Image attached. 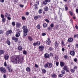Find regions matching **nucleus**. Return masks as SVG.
<instances>
[{
	"mask_svg": "<svg viewBox=\"0 0 78 78\" xmlns=\"http://www.w3.org/2000/svg\"><path fill=\"white\" fill-rule=\"evenodd\" d=\"M11 60L12 62H15V64H22L23 62V58H22L21 59L20 56L12 57L11 58Z\"/></svg>",
	"mask_w": 78,
	"mask_h": 78,
	"instance_id": "nucleus-1",
	"label": "nucleus"
},
{
	"mask_svg": "<svg viewBox=\"0 0 78 78\" xmlns=\"http://www.w3.org/2000/svg\"><path fill=\"white\" fill-rule=\"evenodd\" d=\"M23 30L24 36H26L28 34V29H27V26H25L23 27Z\"/></svg>",
	"mask_w": 78,
	"mask_h": 78,
	"instance_id": "nucleus-2",
	"label": "nucleus"
},
{
	"mask_svg": "<svg viewBox=\"0 0 78 78\" xmlns=\"http://www.w3.org/2000/svg\"><path fill=\"white\" fill-rule=\"evenodd\" d=\"M21 27V23H20L17 22L16 23V27L17 28H19Z\"/></svg>",
	"mask_w": 78,
	"mask_h": 78,
	"instance_id": "nucleus-3",
	"label": "nucleus"
},
{
	"mask_svg": "<svg viewBox=\"0 0 78 78\" xmlns=\"http://www.w3.org/2000/svg\"><path fill=\"white\" fill-rule=\"evenodd\" d=\"M0 71L2 73H5L6 72V69L4 68L1 67L0 68Z\"/></svg>",
	"mask_w": 78,
	"mask_h": 78,
	"instance_id": "nucleus-4",
	"label": "nucleus"
},
{
	"mask_svg": "<svg viewBox=\"0 0 78 78\" xmlns=\"http://www.w3.org/2000/svg\"><path fill=\"white\" fill-rule=\"evenodd\" d=\"M63 69L64 70H66V72H69V70L68 69V67H67V66H64Z\"/></svg>",
	"mask_w": 78,
	"mask_h": 78,
	"instance_id": "nucleus-5",
	"label": "nucleus"
},
{
	"mask_svg": "<svg viewBox=\"0 0 78 78\" xmlns=\"http://www.w3.org/2000/svg\"><path fill=\"white\" fill-rule=\"evenodd\" d=\"M39 51H42L44 50V47L43 46H40L39 47Z\"/></svg>",
	"mask_w": 78,
	"mask_h": 78,
	"instance_id": "nucleus-6",
	"label": "nucleus"
},
{
	"mask_svg": "<svg viewBox=\"0 0 78 78\" xmlns=\"http://www.w3.org/2000/svg\"><path fill=\"white\" fill-rule=\"evenodd\" d=\"M9 58V56L8 54H5L4 56V58L5 60H8Z\"/></svg>",
	"mask_w": 78,
	"mask_h": 78,
	"instance_id": "nucleus-7",
	"label": "nucleus"
},
{
	"mask_svg": "<svg viewBox=\"0 0 78 78\" xmlns=\"http://www.w3.org/2000/svg\"><path fill=\"white\" fill-rule=\"evenodd\" d=\"M46 43L48 45H50V43H51V41H50V38H48V40L46 41Z\"/></svg>",
	"mask_w": 78,
	"mask_h": 78,
	"instance_id": "nucleus-8",
	"label": "nucleus"
},
{
	"mask_svg": "<svg viewBox=\"0 0 78 78\" xmlns=\"http://www.w3.org/2000/svg\"><path fill=\"white\" fill-rule=\"evenodd\" d=\"M11 33H12V30H10L8 31H7L6 32V34L8 35V34H11Z\"/></svg>",
	"mask_w": 78,
	"mask_h": 78,
	"instance_id": "nucleus-9",
	"label": "nucleus"
},
{
	"mask_svg": "<svg viewBox=\"0 0 78 78\" xmlns=\"http://www.w3.org/2000/svg\"><path fill=\"white\" fill-rule=\"evenodd\" d=\"M48 63V66H49L48 67L49 68H51L52 67V66H53V64L51 63Z\"/></svg>",
	"mask_w": 78,
	"mask_h": 78,
	"instance_id": "nucleus-10",
	"label": "nucleus"
},
{
	"mask_svg": "<svg viewBox=\"0 0 78 78\" xmlns=\"http://www.w3.org/2000/svg\"><path fill=\"white\" fill-rule=\"evenodd\" d=\"M73 39L72 38H69L68 40L69 42H73Z\"/></svg>",
	"mask_w": 78,
	"mask_h": 78,
	"instance_id": "nucleus-11",
	"label": "nucleus"
},
{
	"mask_svg": "<svg viewBox=\"0 0 78 78\" xmlns=\"http://www.w3.org/2000/svg\"><path fill=\"white\" fill-rule=\"evenodd\" d=\"M5 17H10V15L9 14V13L8 12L6 13Z\"/></svg>",
	"mask_w": 78,
	"mask_h": 78,
	"instance_id": "nucleus-12",
	"label": "nucleus"
},
{
	"mask_svg": "<svg viewBox=\"0 0 78 78\" xmlns=\"http://www.w3.org/2000/svg\"><path fill=\"white\" fill-rule=\"evenodd\" d=\"M70 54L72 56H74L75 55V51H72L70 52Z\"/></svg>",
	"mask_w": 78,
	"mask_h": 78,
	"instance_id": "nucleus-13",
	"label": "nucleus"
},
{
	"mask_svg": "<svg viewBox=\"0 0 78 78\" xmlns=\"http://www.w3.org/2000/svg\"><path fill=\"white\" fill-rule=\"evenodd\" d=\"M44 57L45 58H49V55L46 53L44 55Z\"/></svg>",
	"mask_w": 78,
	"mask_h": 78,
	"instance_id": "nucleus-14",
	"label": "nucleus"
},
{
	"mask_svg": "<svg viewBox=\"0 0 78 78\" xmlns=\"http://www.w3.org/2000/svg\"><path fill=\"white\" fill-rule=\"evenodd\" d=\"M9 66H10L9 65L8 67V71L9 72H12V69L10 68Z\"/></svg>",
	"mask_w": 78,
	"mask_h": 78,
	"instance_id": "nucleus-15",
	"label": "nucleus"
},
{
	"mask_svg": "<svg viewBox=\"0 0 78 78\" xmlns=\"http://www.w3.org/2000/svg\"><path fill=\"white\" fill-rule=\"evenodd\" d=\"M6 43L8 44V45H10L11 44V42H10V41H9V40H7L6 41Z\"/></svg>",
	"mask_w": 78,
	"mask_h": 78,
	"instance_id": "nucleus-16",
	"label": "nucleus"
},
{
	"mask_svg": "<svg viewBox=\"0 0 78 78\" xmlns=\"http://www.w3.org/2000/svg\"><path fill=\"white\" fill-rule=\"evenodd\" d=\"M44 67H45L46 69H47V67H49L48 66V62L47 63H46L44 66Z\"/></svg>",
	"mask_w": 78,
	"mask_h": 78,
	"instance_id": "nucleus-17",
	"label": "nucleus"
},
{
	"mask_svg": "<svg viewBox=\"0 0 78 78\" xmlns=\"http://www.w3.org/2000/svg\"><path fill=\"white\" fill-rule=\"evenodd\" d=\"M16 36L17 37H19V36H20V33H19V32L16 33Z\"/></svg>",
	"mask_w": 78,
	"mask_h": 78,
	"instance_id": "nucleus-18",
	"label": "nucleus"
},
{
	"mask_svg": "<svg viewBox=\"0 0 78 78\" xmlns=\"http://www.w3.org/2000/svg\"><path fill=\"white\" fill-rule=\"evenodd\" d=\"M60 66H61V67H63V66H64V63L63 62H60Z\"/></svg>",
	"mask_w": 78,
	"mask_h": 78,
	"instance_id": "nucleus-19",
	"label": "nucleus"
},
{
	"mask_svg": "<svg viewBox=\"0 0 78 78\" xmlns=\"http://www.w3.org/2000/svg\"><path fill=\"white\" fill-rule=\"evenodd\" d=\"M51 76L53 78H56L57 76L56 74H53L51 75Z\"/></svg>",
	"mask_w": 78,
	"mask_h": 78,
	"instance_id": "nucleus-20",
	"label": "nucleus"
},
{
	"mask_svg": "<svg viewBox=\"0 0 78 78\" xmlns=\"http://www.w3.org/2000/svg\"><path fill=\"white\" fill-rule=\"evenodd\" d=\"M18 50H20V51L22 50V46H20L18 47Z\"/></svg>",
	"mask_w": 78,
	"mask_h": 78,
	"instance_id": "nucleus-21",
	"label": "nucleus"
},
{
	"mask_svg": "<svg viewBox=\"0 0 78 78\" xmlns=\"http://www.w3.org/2000/svg\"><path fill=\"white\" fill-rule=\"evenodd\" d=\"M26 70L27 71V72H30L31 69H30V68L28 67L26 68Z\"/></svg>",
	"mask_w": 78,
	"mask_h": 78,
	"instance_id": "nucleus-22",
	"label": "nucleus"
},
{
	"mask_svg": "<svg viewBox=\"0 0 78 78\" xmlns=\"http://www.w3.org/2000/svg\"><path fill=\"white\" fill-rule=\"evenodd\" d=\"M58 45H59V43H57V41H55V45L56 47H58Z\"/></svg>",
	"mask_w": 78,
	"mask_h": 78,
	"instance_id": "nucleus-23",
	"label": "nucleus"
},
{
	"mask_svg": "<svg viewBox=\"0 0 78 78\" xmlns=\"http://www.w3.org/2000/svg\"><path fill=\"white\" fill-rule=\"evenodd\" d=\"M28 38L29 41H32L33 40V38H32V37L30 36L28 37Z\"/></svg>",
	"mask_w": 78,
	"mask_h": 78,
	"instance_id": "nucleus-24",
	"label": "nucleus"
},
{
	"mask_svg": "<svg viewBox=\"0 0 78 78\" xmlns=\"http://www.w3.org/2000/svg\"><path fill=\"white\" fill-rule=\"evenodd\" d=\"M4 51L2 50H0V55H3V54H4Z\"/></svg>",
	"mask_w": 78,
	"mask_h": 78,
	"instance_id": "nucleus-25",
	"label": "nucleus"
},
{
	"mask_svg": "<svg viewBox=\"0 0 78 78\" xmlns=\"http://www.w3.org/2000/svg\"><path fill=\"white\" fill-rule=\"evenodd\" d=\"M43 27L44 28H46L47 27V24L46 23H44L43 24Z\"/></svg>",
	"mask_w": 78,
	"mask_h": 78,
	"instance_id": "nucleus-26",
	"label": "nucleus"
},
{
	"mask_svg": "<svg viewBox=\"0 0 78 78\" xmlns=\"http://www.w3.org/2000/svg\"><path fill=\"white\" fill-rule=\"evenodd\" d=\"M44 10L46 11H48V7L46 6L44 7Z\"/></svg>",
	"mask_w": 78,
	"mask_h": 78,
	"instance_id": "nucleus-27",
	"label": "nucleus"
},
{
	"mask_svg": "<svg viewBox=\"0 0 78 78\" xmlns=\"http://www.w3.org/2000/svg\"><path fill=\"white\" fill-rule=\"evenodd\" d=\"M34 6H35V9H38V7H37V4H35L34 5Z\"/></svg>",
	"mask_w": 78,
	"mask_h": 78,
	"instance_id": "nucleus-28",
	"label": "nucleus"
},
{
	"mask_svg": "<svg viewBox=\"0 0 78 78\" xmlns=\"http://www.w3.org/2000/svg\"><path fill=\"white\" fill-rule=\"evenodd\" d=\"M46 70H45V69H43L42 70V72L43 73H46Z\"/></svg>",
	"mask_w": 78,
	"mask_h": 78,
	"instance_id": "nucleus-29",
	"label": "nucleus"
},
{
	"mask_svg": "<svg viewBox=\"0 0 78 78\" xmlns=\"http://www.w3.org/2000/svg\"><path fill=\"white\" fill-rule=\"evenodd\" d=\"M37 29L39 30V29L41 28V26L40 25H38L37 26Z\"/></svg>",
	"mask_w": 78,
	"mask_h": 78,
	"instance_id": "nucleus-30",
	"label": "nucleus"
},
{
	"mask_svg": "<svg viewBox=\"0 0 78 78\" xmlns=\"http://www.w3.org/2000/svg\"><path fill=\"white\" fill-rule=\"evenodd\" d=\"M43 4L44 5H45L47 4V2L46 0H45L43 2Z\"/></svg>",
	"mask_w": 78,
	"mask_h": 78,
	"instance_id": "nucleus-31",
	"label": "nucleus"
},
{
	"mask_svg": "<svg viewBox=\"0 0 78 78\" xmlns=\"http://www.w3.org/2000/svg\"><path fill=\"white\" fill-rule=\"evenodd\" d=\"M38 12L39 14H41L42 12V10L40 9L39 10Z\"/></svg>",
	"mask_w": 78,
	"mask_h": 78,
	"instance_id": "nucleus-32",
	"label": "nucleus"
},
{
	"mask_svg": "<svg viewBox=\"0 0 78 78\" xmlns=\"http://www.w3.org/2000/svg\"><path fill=\"white\" fill-rule=\"evenodd\" d=\"M70 71L72 73H75V69H71Z\"/></svg>",
	"mask_w": 78,
	"mask_h": 78,
	"instance_id": "nucleus-33",
	"label": "nucleus"
},
{
	"mask_svg": "<svg viewBox=\"0 0 78 78\" xmlns=\"http://www.w3.org/2000/svg\"><path fill=\"white\" fill-rule=\"evenodd\" d=\"M50 27H51V28H53L54 27V24L53 23H51L50 25Z\"/></svg>",
	"mask_w": 78,
	"mask_h": 78,
	"instance_id": "nucleus-34",
	"label": "nucleus"
},
{
	"mask_svg": "<svg viewBox=\"0 0 78 78\" xmlns=\"http://www.w3.org/2000/svg\"><path fill=\"white\" fill-rule=\"evenodd\" d=\"M61 73H62V74H64L66 73V72H65V71H64V70H63L61 71Z\"/></svg>",
	"mask_w": 78,
	"mask_h": 78,
	"instance_id": "nucleus-35",
	"label": "nucleus"
},
{
	"mask_svg": "<svg viewBox=\"0 0 78 78\" xmlns=\"http://www.w3.org/2000/svg\"><path fill=\"white\" fill-rule=\"evenodd\" d=\"M55 59H56V60H58V55H55Z\"/></svg>",
	"mask_w": 78,
	"mask_h": 78,
	"instance_id": "nucleus-36",
	"label": "nucleus"
},
{
	"mask_svg": "<svg viewBox=\"0 0 78 78\" xmlns=\"http://www.w3.org/2000/svg\"><path fill=\"white\" fill-rule=\"evenodd\" d=\"M2 21L3 22H5V21H6V19L5 18H2Z\"/></svg>",
	"mask_w": 78,
	"mask_h": 78,
	"instance_id": "nucleus-37",
	"label": "nucleus"
},
{
	"mask_svg": "<svg viewBox=\"0 0 78 78\" xmlns=\"http://www.w3.org/2000/svg\"><path fill=\"white\" fill-rule=\"evenodd\" d=\"M69 13L71 15V16H73V13H72V12L71 11H69Z\"/></svg>",
	"mask_w": 78,
	"mask_h": 78,
	"instance_id": "nucleus-38",
	"label": "nucleus"
},
{
	"mask_svg": "<svg viewBox=\"0 0 78 78\" xmlns=\"http://www.w3.org/2000/svg\"><path fill=\"white\" fill-rule=\"evenodd\" d=\"M36 43L37 45H40V44H41V42H40V41H37Z\"/></svg>",
	"mask_w": 78,
	"mask_h": 78,
	"instance_id": "nucleus-39",
	"label": "nucleus"
},
{
	"mask_svg": "<svg viewBox=\"0 0 78 78\" xmlns=\"http://www.w3.org/2000/svg\"><path fill=\"white\" fill-rule=\"evenodd\" d=\"M34 19L35 20H37V19H38V16H34Z\"/></svg>",
	"mask_w": 78,
	"mask_h": 78,
	"instance_id": "nucleus-40",
	"label": "nucleus"
},
{
	"mask_svg": "<svg viewBox=\"0 0 78 78\" xmlns=\"http://www.w3.org/2000/svg\"><path fill=\"white\" fill-rule=\"evenodd\" d=\"M12 24L13 26H15V25H16V23H15V22H13L12 23Z\"/></svg>",
	"mask_w": 78,
	"mask_h": 78,
	"instance_id": "nucleus-41",
	"label": "nucleus"
},
{
	"mask_svg": "<svg viewBox=\"0 0 78 78\" xmlns=\"http://www.w3.org/2000/svg\"><path fill=\"white\" fill-rule=\"evenodd\" d=\"M23 53L24 54V55H26L27 53V52L25 51H23Z\"/></svg>",
	"mask_w": 78,
	"mask_h": 78,
	"instance_id": "nucleus-42",
	"label": "nucleus"
},
{
	"mask_svg": "<svg viewBox=\"0 0 78 78\" xmlns=\"http://www.w3.org/2000/svg\"><path fill=\"white\" fill-rule=\"evenodd\" d=\"M47 28L48 30H49V31H50V30H52L51 28L50 27H48Z\"/></svg>",
	"mask_w": 78,
	"mask_h": 78,
	"instance_id": "nucleus-43",
	"label": "nucleus"
},
{
	"mask_svg": "<svg viewBox=\"0 0 78 78\" xmlns=\"http://www.w3.org/2000/svg\"><path fill=\"white\" fill-rule=\"evenodd\" d=\"M74 62H77V61H78V59L76 58H74Z\"/></svg>",
	"mask_w": 78,
	"mask_h": 78,
	"instance_id": "nucleus-44",
	"label": "nucleus"
},
{
	"mask_svg": "<svg viewBox=\"0 0 78 78\" xmlns=\"http://www.w3.org/2000/svg\"><path fill=\"white\" fill-rule=\"evenodd\" d=\"M1 18H2V19H3V18H4V17H5V16H4V15L2 14L1 15Z\"/></svg>",
	"mask_w": 78,
	"mask_h": 78,
	"instance_id": "nucleus-45",
	"label": "nucleus"
},
{
	"mask_svg": "<svg viewBox=\"0 0 78 78\" xmlns=\"http://www.w3.org/2000/svg\"><path fill=\"white\" fill-rule=\"evenodd\" d=\"M56 65L57 66H59V62H56Z\"/></svg>",
	"mask_w": 78,
	"mask_h": 78,
	"instance_id": "nucleus-46",
	"label": "nucleus"
},
{
	"mask_svg": "<svg viewBox=\"0 0 78 78\" xmlns=\"http://www.w3.org/2000/svg\"><path fill=\"white\" fill-rule=\"evenodd\" d=\"M45 21L46 22H47V23H49V20H48V19H46V20H45Z\"/></svg>",
	"mask_w": 78,
	"mask_h": 78,
	"instance_id": "nucleus-47",
	"label": "nucleus"
},
{
	"mask_svg": "<svg viewBox=\"0 0 78 78\" xmlns=\"http://www.w3.org/2000/svg\"><path fill=\"white\" fill-rule=\"evenodd\" d=\"M76 37L77 38H78V34L74 35V37L75 38V37Z\"/></svg>",
	"mask_w": 78,
	"mask_h": 78,
	"instance_id": "nucleus-48",
	"label": "nucleus"
},
{
	"mask_svg": "<svg viewBox=\"0 0 78 78\" xmlns=\"http://www.w3.org/2000/svg\"><path fill=\"white\" fill-rule=\"evenodd\" d=\"M4 66H5V67H6V66H7V64H6V62H4Z\"/></svg>",
	"mask_w": 78,
	"mask_h": 78,
	"instance_id": "nucleus-49",
	"label": "nucleus"
},
{
	"mask_svg": "<svg viewBox=\"0 0 78 78\" xmlns=\"http://www.w3.org/2000/svg\"><path fill=\"white\" fill-rule=\"evenodd\" d=\"M65 9L66 10V11H67V10L69 9L68 8V7H67V6H66L65 7Z\"/></svg>",
	"mask_w": 78,
	"mask_h": 78,
	"instance_id": "nucleus-50",
	"label": "nucleus"
},
{
	"mask_svg": "<svg viewBox=\"0 0 78 78\" xmlns=\"http://www.w3.org/2000/svg\"><path fill=\"white\" fill-rule=\"evenodd\" d=\"M58 25H57L55 27V30H57V29H58Z\"/></svg>",
	"mask_w": 78,
	"mask_h": 78,
	"instance_id": "nucleus-51",
	"label": "nucleus"
},
{
	"mask_svg": "<svg viewBox=\"0 0 78 78\" xmlns=\"http://www.w3.org/2000/svg\"><path fill=\"white\" fill-rule=\"evenodd\" d=\"M22 20H25V16H22Z\"/></svg>",
	"mask_w": 78,
	"mask_h": 78,
	"instance_id": "nucleus-52",
	"label": "nucleus"
},
{
	"mask_svg": "<svg viewBox=\"0 0 78 78\" xmlns=\"http://www.w3.org/2000/svg\"><path fill=\"white\" fill-rule=\"evenodd\" d=\"M15 42H17L18 41V39L16 38L14 40Z\"/></svg>",
	"mask_w": 78,
	"mask_h": 78,
	"instance_id": "nucleus-53",
	"label": "nucleus"
},
{
	"mask_svg": "<svg viewBox=\"0 0 78 78\" xmlns=\"http://www.w3.org/2000/svg\"><path fill=\"white\" fill-rule=\"evenodd\" d=\"M20 6L21 8H23V6H24V5H22L21 4L20 5Z\"/></svg>",
	"mask_w": 78,
	"mask_h": 78,
	"instance_id": "nucleus-54",
	"label": "nucleus"
},
{
	"mask_svg": "<svg viewBox=\"0 0 78 78\" xmlns=\"http://www.w3.org/2000/svg\"><path fill=\"white\" fill-rule=\"evenodd\" d=\"M73 69L75 70V69H77V66H75L74 67Z\"/></svg>",
	"mask_w": 78,
	"mask_h": 78,
	"instance_id": "nucleus-55",
	"label": "nucleus"
},
{
	"mask_svg": "<svg viewBox=\"0 0 78 78\" xmlns=\"http://www.w3.org/2000/svg\"><path fill=\"white\" fill-rule=\"evenodd\" d=\"M3 33V31L1 30L0 31V34H2Z\"/></svg>",
	"mask_w": 78,
	"mask_h": 78,
	"instance_id": "nucleus-56",
	"label": "nucleus"
},
{
	"mask_svg": "<svg viewBox=\"0 0 78 78\" xmlns=\"http://www.w3.org/2000/svg\"><path fill=\"white\" fill-rule=\"evenodd\" d=\"M46 1L47 3H49V2H51L50 0H46Z\"/></svg>",
	"mask_w": 78,
	"mask_h": 78,
	"instance_id": "nucleus-57",
	"label": "nucleus"
},
{
	"mask_svg": "<svg viewBox=\"0 0 78 78\" xmlns=\"http://www.w3.org/2000/svg\"><path fill=\"white\" fill-rule=\"evenodd\" d=\"M46 35V34L45 33H43L42 34V35L43 36H45Z\"/></svg>",
	"mask_w": 78,
	"mask_h": 78,
	"instance_id": "nucleus-58",
	"label": "nucleus"
},
{
	"mask_svg": "<svg viewBox=\"0 0 78 78\" xmlns=\"http://www.w3.org/2000/svg\"><path fill=\"white\" fill-rule=\"evenodd\" d=\"M58 76L59 77H62V74H60V75H59Z\"/></svg>",
	"mask_w": 78,
	"mask_h": 78,
	"instance_id": "nucleus-59",
	"label": "nucleus"
},
{
	"mask_svg": "<svg viewBox=\"0 0 78 78\" xmlns=\"http://www.w3.org/2000/svg\"><path fill=\"white\" fill-rule=\"evenodd\" d=\"M26 15H27V16H28L29 15V12H26Z\"/></svg>",
	"mask_w": 78,
	"mask_h": 78,
	"instance_id": "nucleus-60",
	"label": "nucleus"
},
{
	"mask_svg": "<svg viewBox=\"0 0 78 78\" xmlns=\"http://www.w3.org/2000/svg\"><path fill=\"white\" fill-rule=\"evenodd\" d=\"M62 51H64L65 50V49H64V48H63L62 49Z\"/></svg>",
	"mask_w": 78,
	"mask_h": 78,
	"instance_id": "nucleus-61",
	"label": "nucleus"
},
{
	"mask_svg": "<svg viewBox=\"0 0 78 78\" xmlns=\"http://www.w3.org/2000/svg\"><path fill=\"white\" fill-rule=\"evenodd\" d=\"M7 18H8V20H11V17H7Z\"/></svg>",
	"mask_w": 78,
	"mask_h": 78,
	"instance_id": "nucleus-62",
	"label": "nucleus"
},
{
	"mask_svg": "<svg viewBox=\"0 0 78 78\" xmlns=\"http://www.w3.org/2000/svg\"><path fill=\"white\" fill-rule=\"evenodd\" d=\"M64 58L65 59H67V55H65L64 56Z\"/></svg>",
	"mask_w": 78,
	"mask_h": 78,
	"instance_id": "nucleus-63",
	"label": "nucleus"
},
{
	"mask_svg": "<svg viewBox=\"0 0 78 78\" xmlns=\"http://www.w3.org/2000/svg\"><path fill=\"white\" fill-rule=\"evenodd\" d=\"M53 54L52 53H50V56H53Z\"/></svg>",
	"mask_w": 78,
	"mask_h": 78,
	"instance_id": "nucleus-64",
	"label": "nucleus"
}]
</instances>
